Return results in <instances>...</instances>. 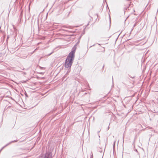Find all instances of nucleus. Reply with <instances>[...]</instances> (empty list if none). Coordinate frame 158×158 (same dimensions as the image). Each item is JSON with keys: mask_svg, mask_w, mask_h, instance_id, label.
I'll list each match as a JSON object with an SVG mask.
<instances>
[{"mask_svg": "<svg viewBox=\"0 0 158 158\" xmlns=\"http://www.w3.org/2000/svg\"><path fill=\"white\" fill-rule=\"evenodd\" d=\"M41 158H52V157L50 154L47 153L44 155L41 156Z\"/></svg>", "mask_w": 158, "mask_h": 158, "instance_id": "f03ea898", "label": "nucleus"}, {"mask_svg": "<svg viewBox=\"0 0 158 158\" xmlns=\"http://www.w3.org/2000/svg\"><path fill=\"white\" fill-rule=\"evenodd\" d=\"M123 142H124V139H123Z\"/></svg>", "mask_w": 158, "mask_h": 158, "instance_id": "423d86ee", "label": "nucleus"}, {"mask_svg": "<svg viewBox=\"0 0 158 158\" xmlns=\"http://www.w3.org/2000/svg\"><path fill=\"white\" fill-rule=\"evenodd\" d=\"M16 141H15V140H14V141H12L10 143H13V142H16Z\"/></svg>", "mask_w": 158, "mask_h": 158, "instance_id": "7ed1b4c3", "label": "nucleus"}, {"mask_svg": "<svg viewBox=\"0 0 158 158\" xmlns=\"http://www.w3.org/2000/svg\"><path fill=\"white\" fill-rule=\"evenodd\" d=\"M8 145V144H7L5 146H6L7 145Z\"/></svg>", "mask_w": 158, "mask_h": 158, "instance_id": "39448f33", "label": "nucleus"}, {"mask_svg": "<svg viewBox=\"0 0 158 158\" xmlns=\"http://www.w3.org/2000/svg\"><path fill=\"white\" fill-rule=\"evenodd\" d=\"M76 48H73L71 52L69 53L65 60V68L69 69L68 72L70 71V68L72 64L74 59V54L75 52Z\"/></svg>", "mask_w": 158, "mask_h": 158, "instance_id": "f257e3e1", "label": "nucleus"}, {"mask_svg": "<svg viewBox=\"0 0 158 158\" xmlns=\"http://www.w3.org/2000/svg\"><path fill=\"white\" fill-rule=\"evenodd\" d=\"M158 12V9L157 10L156 14H157Z\"/></svg>", "mask_w": 158, "mask_h": 158, "instance_id": "20e7f679", "label": "nucleus"}]
</instances>
